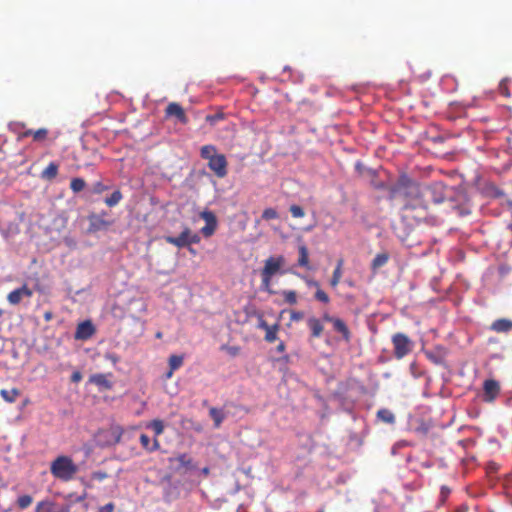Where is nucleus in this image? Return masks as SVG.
Segmentation results:
<instances>
[{"instance_id": "aec40b11", "label": "nucleus", "mask_w": 512, "mask_h": 512, "mask_svg": "<svg viewBox=\"0 0 512 512\" xmlns=\"http://www.w3.org/2000/svg\"><path fill=\"white\" fill-rule=\"evenodd\" d=\"M343 264H344V260L343 259H339L337 261V265L333 271V274H332V277L330 279V285L331 287L335 288L338 286V284L340 283V280H341V277H342V267H343Z\"/></svg>"}, {"instance_id": "a19ab883", "label": "nucleus", "mask_w": 512, "mask_h": 512, "mask_svg": "<svg viewBox=\"0 0 512 512\" xmlns=\"http://www.w3.org/2000/svg\"><path fill=\"white\" fill-rule=\"evenodd\" d=\"M224 117L223 113H216L213 115H207L206 116V122L210 123L211 125H214L217 121L222 120Z\"/></svg>"}, {"instance_id": "c756f323", "label": "nucleus", "mask_w": 512, "mask_h": 512, "mask_svg": "<svg viewBox=\"0 0 512 512\" xmlns=\"http://www.w3.org/2000/svg\"><path fill=\"white\" fill-rule=\"evenodd\" d=\"M148 427L154 431L156 438L164 432V423L160 419L152 420Z\"/></svg>"}, {"instance_id": "603ef678", "label": "nucleus", "mask_w": 512, "mask_h": 512, "mask_svg": "<svg viewBox=\"0 0 512 512\" xmlns=\"http://www.w3.org/2000/svg\"><path fill=\"white\" fill-rule=\"evenodd\" d=\"M286 349V345L283 341H281L277 347H276V351L279 352V353H283Z\"/></svg>"}, {"instance_id": "423d86ee", "label": "nucleus", "mask_w": 512, "mask_h": 512, "mask_svg": "<svg viewBox=\"0 0 512 512\" xmlns=\"http://www.w3.org/2000/svg\"><path fill=\"white\" fill-rule=\"evenodd\" d=\"M164 239L167 243L178 248L190 246L191 244H198L201 240L200 236L197 233H192L188 227H185L179 236H165Z\"/></svg>"}, {"instance_id": "6ab92c4d", "label": "nucleus", "mask_w": 512, "mask_h": 512, "mask_svg": "<svg viewBox=\"0 0 512 512\" xmlns=\"http://www.w3.org/2000/svg\"><path fill=\"white\" fill-rule=\"evenodd\" d=\"M139 440L142 447L148 452L156 451L160 447V443L157 438L154 439L153 444L151 445L150 438L146 434H141Z\"/></svg>"}, {"instance_id": "bb28decb", "label": "nucleus", "mask_w": 512, "mask_h": 512, "mask_svg": "<svg viewBox=\"0 0 512 512\" xmlns=\"http://www.w3.org/2000/svg\"><path fill=\"white\" fill-rule=\"evenodd\" d=\"M123 198L122 192L120 190H115L109 197L105 199V204L108 207L116 206Z\"/></svg>"}, {"instance_id": "6e6552de", "label": "nucleus", "mask_w": 512, "mask_h": 512, "mask_svg": "<svg viewBox=\"0 0 512 512\" xmlns=\"http://www.w3.org/2000/svg\"><path fill=\"white\" fill-rule=\"evenodd\" d=\"M200 216L206 222V225L201 229V233L205 237L212 236L217 228V219L215 214L211 211H203Z\"/></svg>"}, {"instance_id": "2f4dec72", "label": "nucleus", "mask_w": 512, "mask_h": 512, "mask_svg": "<svg viewBox=\"0 0 512 512\" xmlns=\"http://www.w3.org/2000/svg\"><path fill=\"white\" fill-rule=\"evenodd\" d=\"M282 296L286 303L290 305H295L297 303V293L294 290H284L282 291Z\"/></svg>"}, {"instance_id": "7c9ffc66", "label": "nucleus", "mask_w": 512, "mask_h": 512, "mask_svg": "<svg viewBox=\"0 0 512 512\" xmlns=\"http://www.w3.org/2000/svg\"><path fill=\"white\" fill-rule=\"evenodd\" d=\"M510 82H511L510 78H504L501 80V82L499 83V87H498L499 93L507 98H509L511 96L510 90H509Z\"/></svg>"}, {"instance_id": "e433bc0d", "label": "nucleus", "mask_w": 512, "mask_h": 512, "mask_svg": "<svg viewBox=\"0 0 512 512\" xmlns=\"http://www.w3.org/2000/svg\"><path fill=\"white\" fill-rule=\"evenodd\" d=\"M289 211L294 218H302L305 215L303 208L299 205H291Z\"/></svg>"}, {"instance_id": "7ed1b4c3", "label": "nucleus", "mask_w": 512, "mask_h": 512, "mask_svg": "<svg viewBox=\"0 0 512 512\" xmlns=\"http://www.w3.org/2000/svg\"><path fill=\"white\" fill-rule=\"evenodd\" d=\"M50 471L55 478L68 482L78 472V466L69 456L61 455L51 462Z\"/></svg>"}, {"instance_id": "39448f33", "label": "nucleus", "mask_w": 512, "mask_h": 512, "mask_svg": "<svg viewBox=\"0 0 512 512\" xmlns=\"http://www.w3.org/2000/svg\"><path fill=\"white\" fill-rule=\"evenodd\" d=\"M391 342L394 348V356L398 360L403 359L410 354L414 347V343L410 337L402 332L393 334Z\"/></svg>"}, {"instance_id": "864d4df0", "label": "nucleus", "mask_w": 512, "mask_h": 512, "mask_svg": "<svg viewBox=\"0 0 512 512\" xmlns=\"http://www.w3.org/2000/svg\"><path fill=\"white\" fill-rule=\"evenodd\" d=\"M53 318V313L51 311H47L44 313V319L45 321H50Z\"/></svg>"}, {"instance_id": "9d476101", "label": "nucleus", "mask_w": 512, "mask_h": 512, "mask_svg": "<svg viewBox=\"0 0 512 512\" xmlns=\"http://www.w3.org/2000/svg\"><path fill=\"white\" fill-rule=\"evenodd\" d=\"M95 333V327L90 320L83 321L77 325L74 338L76 340H88Z\"/></svg>"}, {"instance_id": "412c9836", "label": "nucleus", "mask_w": 512, "mask_h": 512, "mask_svg": "<svg viewBox=\"0 0 512 512\" xmlns=\"http://www.w3.org/2000/svg\"><path fill=\"white\" fill-rule=\"evenodd\" d=\"M20 394L21 392L17 388L0 390V396L8 403H14Z\"/></svg>"}, {"instance_id": "c9c22d12", "label": "nucleus", "mask_w": 512, "mask_h": 512, "mask_svg": "<svg viewBox=\"0 0 512 512\" xmlns=\"http://www.w3.org/2000/svg\"><path fill=\"white\" fill-rule=\"evenodd\" d=\"M48 136V129L46 128H40L38 130H35L33 133V139L34 141H43Z\"/></svg>"}, {"instance_id": "6e6d98bb", "label": "nucleus", "mask_w": 512, "mask_h": 512, "mask_svg": "<svg viewBox=\"0 0 512 512\" xmlns=\"http://www.w3.org/2000/svg\"><path fill=\"white\" fill-rule=\"evenodd\" d=\"M280 360L283 361L284 363H288L290 361V357L289 355L285 354L280 358Z\"/></svg>"}, {"instance_id": "4468645a", "label": "nucleus", "mask_w": 512, "mask_h": 512, "mask_svg": "<svg viewBox=\"0 0 512 512\" xmlns=\"http://www.w3.org/2000/svg\"><path fill=\"white\" fill-rule=\"evenodd\" d=\"M112 224V221L104 219L102 215H91L89 216V231L97 232L108 228Z\"/></svg>"}, {"instance_id": "393cba45", "label": "nucleus", "mask_w": 512, "mask_h": 512, "mask_svg": "<svg viewBox=\"0 0 512 512\" xmlns=\"http://www.w3.org/2000/svg\"><path fill=\"white\" fill-rule=\"evenodd\" d=\"M377 418L387 424H394L395 423V415L386 408H382L377 411Z\"/></svg>"}, {"instance_id": "5fc2aeb1", "label": "nucleus", "mask_w": 512, "mask_h": 512, "mask_svg": "<svg viewBox=\"0 0 512 512\" xmlns=\"http://www.w3.org/2000/svg\"><path fill=\"white\" fill-rule=\"evenodd\" d=\"M467 507L466 506H460L458 508H456L453 512H467Z\"/></svg>"}, {"instance_id": "72a5a7b5", "label": "nucleus", "mask_w": 512, "mask_h": 512, "mask_svg": "<svg viewBox=\"0 0 512 512\" xmlns=\"http://www.w3.org/2000/svg\"><path fill=\"white\" fill-rule=\"evenodd\" d=\"M314 297L316 300H318L322 303H325V304L329 303V301H330L328 294L324 290H322L320 287L316 289Z\"/></svg>"}, {"instance_id": "f8f14e48", "label": "nucleus", "mask_w": 512, "mask_h": 512, "mask_svg": "<svg viewBox=\"0 0 512 512\" xmlns=\"http://www.w3.org/2000/svg\"><path fill=\"white\" fill-rule=\"evenodd\" d=\"M167 117H175L182 124L188 123V117L181 105L176 102L169 103L165 109Z\"/></svg>"}, {"instance_id": "f3484780", "label": "nucleus", "mask_w": 512, "mask_h": 512, "mask_svg": "<svg viewBox=\"0 0 512 512\" xmlns=\"http://www.w3.org/2000/svg\"><path fill=\"white\" fill-rule=\"evenodd\" d=\"M184 357L182 355H171L169 357V371L166 373V379L172 377L175 370L179 369L183 365Z\"/></svg>"}, {"instance_id": "c85d7f7f", "label": "nucleus", "mask_w": 512, "mask_h": 512, "mask_svg": "<svg viewBox=\"0 0 512 512\" xmlns=\"http://www.w3.org/2000/svg\"><path fill=\"white\" fill-rule=\"evenodd\" d=\"M86 186V182L82 178H73L70 182V188L74 193L81 192Z\"/></svg>"}, {"instance_id": "79ce46f5", "label": "nucleus", "mask_w": 512, "mask_h": 512, "mask_svg": "<svg viewBox=\"0 0 512 512\" xmlns=\"http://www.w3.org/2000/svg\"><path fill=\"white\" fill-rule=\"evenodd\" d=\"M91 478L93 480L101 482V481L105 480L106 478H108V474L104 471H94L91 474Z\"/></svg>"}, {"instance_id": "680f3d73", "label": "nucleus", "mask_w": 512, "mask_h": 512, "mask_svg": "<svg viewBox=\"0 0 512 512\" xmlns=\"http://www.w3.org/2000/svg\"><path fill=\"white\" fill-rule=\"evenodd\" d=\"M156 336H157L158 338H160V337H161V333H160V332H158Z\"/></svg>"}, {"instance_id": "ea45409f", "label": "nucleus", "mask_w": 512, "mask_h": 512, "mask_svg": "<svg viewBox=\"0 0 512 512\" xmlns=\"http://www.w3.org/2000/svg\"><path fill=\"white\" fill-rule=\"evenodd\" d=\"M303 318H304V312L303 311L293 310V311L290 312V320L292 322H299Z\"/></svg>"}, {"instance_id": "3c124183", "label": "nucleus", "mask_w": 512, "mask_h": 512, "mask_svg": "<svg viewBox=\"0 0 512 512\" xmlns=\"http://www.w3.org/2000/svg\"><path fill=\"white\" fill-rule=\"evenodd\" d=\"M306 283L308 286L315 287L316 289L320 287V284L313 279H306Z\"/></svg>"}, {"instance_id": "20e7f679", "label": "nucleus", "mask_w": 512, "mask_h": 512, "mask_svg": "<svg viewBox=\"0 0 512 512\" xmlns=\"http://www.w3.org/2000/svg\"><path fill=\"white\" fill-rule=\"evenodd\" d=\"M285 263V258L282 255L271 256L265 260L263 269L261 270V286L268 292L272 293L269 289L272 277L279 272Z\"/></svg>"}, {"instance_id": "4d7b16f0", "label": "nucleus", "mask_w": 512, "mask_h": 512, "mask_svg": "<svg viewBox=\"0 0 512 512\" xmlns=\"http://www.w3.org/2000/svg\"><path fill=\"white\" fill-rule=\"evenodd\" d=\"M189 252H190L191 254H194V255L196 254L195 249H193V248H191V247H189Z\"/></svg>"}, {"instance_id": "58836bf2", "label": "nucleus", "mask_w": 512, "mask_h": 512, "mask_svg": "<svg viewBox=\"0 0 512 512\" xmlns=\"http://www.w3.org/2000/svg\"><path fill=\"white\" fill-rule=\"evenodd\" d=\"M426 356L427 358L433 362L434 364H437V365H442L444 364V359L442 356L440 355H437L433 352H426Z\"/></svg>"}, {"instance_id": "c03bdc74", "label": "nucleus", "mask_w": 512, "mask_h": 512, "mask_svg": "<svg viewBox=\"0 0 512 512\" xmlns=\"http://www.w3.org/2000/svg\"><path fill=\"white\" fill-rule=\"evenodd\" d=\"M222 349H225L229 355L235 357L240 353V347L238 346H222Z\"/></svg>"}, {"instance_id": "2eb2a0df", "label": "nucleus", "mask_w": 512, "mask_h": 512, "mask_svg": "<svg viewBox=\"0 0 512 512\" xmlns=\"http://www.w3.org/2000/svg\"><path fill=\"white\" fill-rule=\"evenodd\" d=\"M490 329L497 333L509 332L512 330V320L506 318L497 319L491 324Z\"/></svg>"}, {"instance_id": "a878e982", "label": "nucleus", "mask_w": 512, "mask_h": 512, "mask_svg": "<svg viewBox=\"0 0 512 512\" xmlns=\"http://www.w3.org/2000/svg\"><path fill=\"white\" fill-rule=\"evenodd\" d=\"M58 174V165L54 162L48 164V166L43 170L42 177L46 179H54Z\"/></svg>"}, {"instance_id": "09e8293b", "label": "nucleus", "mask_w": 512, "mask_h": 512, "mask_svg": "<svg viewBox=\"0 0 512 512\" xmlns=\"http://www.w3.org/2000/svg\"><path fill=\"white\" fill-rule=\"evenodd\" d=\"M337 317H334V316H331L329 313L325 312L323 313L322 315V320L325 321V322H329V323H333L334 320L336 319Z\"/></svg>"}, {"instance_id": "bf43d9fd", "label": "nucleus", "mask_w": 512, "mask_h": 512, "mask_svg": "<svg viewBox=\"0 0 512 512\" xmlns=\"http://www.w3.org/2000/svg\"><path fill=\"white\" fill-rule=\"evenodd\" d=\"M447 493H449V490H448V489L446 490V489L443 487V488H442V494H447Z\"/></svg>"}, {"instance_id": "f257e3e1", "label": "nucleus", "mask_w": 512, "mask_h": 512, "mask_svg": "<svg viewBox=\"0 0 512 512\" xmlns=\"http://www.w3.org/2000/svg\"><path fill=\"white\" fill-rule=\"evenodd\" d=\"M402 197L403 206L400 219L394 224V232L401 241H405L413 229L421 222L436 225L438 219L428 213L430 204L448 202L459 216L470 214V206L463 193L454 191L443 182L436 181L421 185L407 175H401L390 188V199Z\"/></svg>"}, {"instance_id": "9b49d317", "label": "nucleus", "mask_w": 512, "mask_h": 512, "mask_svg": "<svg viewBox=\"0 0 512 512\" xmlns=\"http://www.w3.org/2000/svg\"><path fill=\"white\" fill-rule=\"evenodd\" d=\"M112 374L97 373L89 377V383L96 385L100 390H111L113 383L111 381Z\"/></svg>"}, {"instance_id": "37998d69", "label": "nucleus", "mask_w": 512, "mask_h": 512, "mask_svg": "<svg viewBox=\"0 0 512 512\" xmlns=\"http://www.w3.org/2000/svg\"><path fill=\"white\" fill-rule=\"evenodd\" d=\"M108 190V186L104 185L102 182H96L93 185V192L95 194H101L104 191Z\"/></svg>"}, {"instance_id": "5701e85b", "label": "nucleus", "mask_w": 512, "mask_h": 512, "mask_svg": "<svg viewBox=\"0 0 512 512\" xmlns=\"http://www.w3.org/2000/svg\"><path fill=\"white\" fill-rule=\"evenodd\" d=\"M299 252V258H298V265L307 269H310L309 265V253L308 249L305 245H300L298 247Z\"/></svg>"}, {"instance_id": "b1692460", "label": "nucleus", "mask_w": 512, "mask_h": 512, "mask_svg": "<svg viewBox=\"0 0 512 512\" xmlns=\"http://www.w3.org/2000/svg\"><path fill=\"white\" fill-rule=\"evenodd\" d=\"M209 415H210V417L214 421V427L215 428H219L221 426L223 420L225 419L224 412L222 410L218 409V408H215V407H211L210 408Z\"/></svg>"}, {"instance_id": "13d9d810", "label": "nucleus", "mask_w": 512, "mask_h": 512, "mask_svg": "<svg viewBox=\"0 0 512 512\" xmlns=\"http://www.w3.org/2000/svg\"><path fill=\"white\" fill-rule=\"evenodd\" d=\"M15 127H24L23 123H15Z\"/></svg>"}, {"instance_id": "f03ea898", "label": "nucleus", "mask_w": 512, "mask_h": 512, "mask_svg": "<svg viewBox=\"0 0 512 512\" xmlns=\"http://www.w3.org/2000/svg\"><path fill=\"white\" fill-rule=\"evenodd\" d=\"M201 158L208 161L209 169L218 177L224 178L228 173V162L224 154L217 153L214 145H204L200 149Z\"/></svg>"}, {"instance_id": "ddd939ff", "label": "nucleus", "mask_w": 512, "mask_h": 512, "mask_svg": "<svg viewBox=\"0 0 512 512\" xmlns=\"http://www.w3.org/2000/svg\"><path fill=\"white\" fill-rule=\"evenodd\" d=\"M306 323L310 330V337L312 339L320 338L324 331V325L322 321L315 316H310L307 318Z\"/></svg>"}, {"instance_id": "8fccbe9b", "label": "nucleus", "mask_w": 512, "mask_h": 512, "mask_svg": "<svg viewBox=\"0 0 512 512\" xmlns=\"http://www.w3.org/2000/svg\"><path fill=\"white\" fill-rule=\"evenodd\" d=\"M33 133H34V130L32 129H27L25 130L24 132H21L18 136L19 139H22V138H25V137H29V136H32L33 137Z\"/></svg>"}, {"instance_id": "052dcab7", "label": "nucleus", "mask_w": 512, "mask_h": 512, "mask_svg": "<svg viewBox=\"0 0 512 512\" xmlns=\"http://www.w3.org/2000/svg\"><path fill=\"white\" fill-rule=\"evenodd\" d=\"M509 230L512 232V223L508 226Z\"/></svg>"}, {"instance_id": "de8ad7c7", "label": "nucleus", "mask_w": 512, "mask_h": 512, "mask_svg": "<svg viewBox=\"0 0 512 512\" xmlns=\"http://www.w3.org/2000/svg\"><path fill=\"white\" fill-rule=\"evenodd\" d=\"M82 379V374L80 371H75L72 373L71 375V381L74 382V383H78L80 382Z\"/></svg>"}, {"instance_id": "0eeeda50", "label": "nucleus", "mask_w": 512, "mask_h": 512, "mask_svg": "<svg viewBox=\"0 0 512 512\" xmlns=\"http://www.w3.org/2000/svg\"><path fill=\"white\" fill-rule=\"evenodd\" d=\"M500 394V384L494 379H487L483 383V395L482 399L484 402H493Z\"/></svg>"}, {"instance_id": "dca6fc26", "label": "nucleus", "mask_w": 512, "mask_h": 512, "mask_svg": "<svg viewBox=\"0 0 512 512\" xmlns=\"http://www.w3.org/2000/svg\"><path fill=\"white\" fill-rule=\"evenodd\" d=\"M332 325H333V329L336 332L340 333L346 342H350L351 332H350L348 326L346 325V323L342 319L337 317L334 320V322L332 323Z\"/></svg>"}, {"instance_id": "49530a36", "label": "nucleus", "mask_w": 512, "mask_h": 512, "mask_svg": "<svg viewBox=\"0 0 512 512\" xmlns=\"http://www.w3.org/2000/svg\"><path fill=\"white\" fill-rule=\"evenodd\" d=\"M257 327L259 329L264 330L265 332L268 331L271 328V326L263 318L259 319Z\"/></svg>"}, {"instance_id": "4be33fe9", "label": "nucleus", "mask_w": 512, "mask_h": 512, "mask_svg": "<svg viewBox=\"0 0 512 512\" xmlns=\"http://www.w3.org/2000/svg\"><path fill=\"white\" fill-rule=\"evenodd\" d=\"M68 508H61L60 510L54 509V504L50 501H40L35 509V512H68Z\"/></svg>"}, {"instance_id": "a211bd4d", "label": "nucleus", "mask_w": 512, "mask_h": 512, "mask_svg": "<svg viewBox=\"0 0 512 512\" xmlns=\"http://www.w3.org/2000/svg\"><path fill=\"white\" fill-rule=\"evenodd\" d=\"M389 254L387 252L377 254L371 262V269L373 271L385 266L389 261Z\"/></svg>"}, {"instance_id": "cd10ccee", "label": "nucleus", "mask_w": 512, "mask_h": 512, "mask_svg": "<svg viewBox=\"0 0 512 512\" xmlns=\"http://www.w3.org/2000/svg\"><path fill=\"white\" fill-rule=\"evenodd\" d=\"M279 331V324L276 323L271 326V328L265 332V341L268 343H273L277 340V333Z\"/></svg>"}, {"instance_id": "a18cd8bd", "label": "nucleus", "mask_w": 512, "mask_h": 512, "mask_svg": "<svg viewBox=\"0 0 512 512\" xmlns=\"http://www.w3.org/2000/svg\"><path fill=\"white\" fill-rule=\"evenodd\" d=\"M114 508H115V505L112 502H110V503H107L104 506H101L98 509V512H113Z\"/></svg>"}, {"instance_id": "1a4fd4ad", "label": "nucleus", "mask_w": 512, "mask_h": 512, "mask_svg": "<svg viewBox=\"0 0 512 512\" xmlns=\"http://www.w3.org/2000/svg\"><path fill=\"white\" fill-rule=\"evenodd\" d=\"M32 295L33 291L26 284H23L21 287L11 291L7 295V300L11 305H18L23 298H30Z\"/></svg>"}, {"instance_id": "f704fd0d", "label": "nucleus", "mask_w": 512, "mask_h": 512, "mask_svg": "<svg viewBox=\"0 0 512 512\" xmlns=\"http://www.w3.org/2000/svg\"><path fill=\"white\" fill-rule=\"evenodd\" d=\"M176 461L183 467H191L192 459L187 454H180L176 457Z\"/></svg>"}, {"instance_id": "4c0bfd02", "label": "nucleus", "mask_w": 512, "mask_h": 512, "mask_svg": "<svg viewBox=\"0 0 512 512\" xmlns=\"http://www.w3.org/2000/svg\"><path fill=\"white\" fill-rule=\"evenodd\" d=\"M278 218V213L274 208H266L262 213V219L273 220Z\"/></svg>"}, {"instance_id": "473e14b6", "label": "nucleus", "mask_w": 512, "mask_h": 512, "mask_svg": "<svg viewBox=\"0 0 512 512\" xmlns=\"http://www.w3.org/2000/svg\"><path fill=\"white\" fill-rule=\"evenodd\" d=\"M33 502V498L30 495H22L17 499V505L20 509L28 508Z\"/></svg>"}]
</instances>
